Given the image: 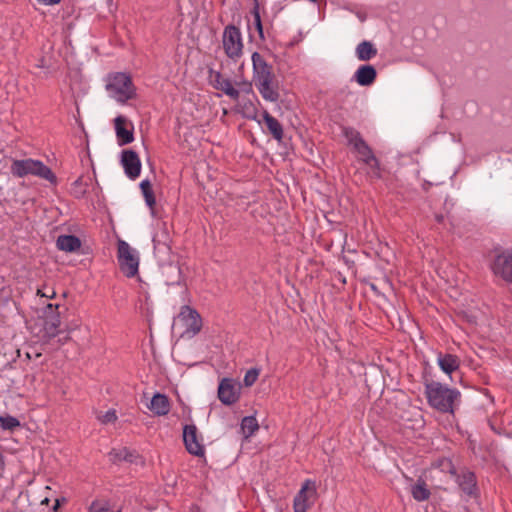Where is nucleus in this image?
Segmentation results:
<instances>
[{
    "label": "nucleus",
    "mask_w": 512,
    "mask_h": 512,
    "mask_svg": "<svg viewBox=\"0 0 512 512\" xmlns=\"http://www.w3.org/2000/svg\"><path fill=\"white\" fill-rule=\"evenodd\" d=\"M425 395L429 405L443 413H453L454 403L460 397L459 391L436 381L426 383Z\"/></svg>",
    "instance_id": "obj_1"
},
{
    "label": "nucleus",
    "mask_w": 512,
    "mask_h": 512,
    "mask_svg": "<svg viewBox=\"0 0 512 512\" xmlns=\"http://www.w3.org/2000/svg\"><path fill=\"white\" fill-rule=\"evenodd\" d=\"M10 172L13 176L23 178L28 175L37 176L41 179L47 180L52 184L57 181L56 175L52 170L40 160L31 158L23 160H13L10 166Z\"/></svg>",
    "instance_id": "obj_2"
},
{
    "label": "nucleus",
    "mask_w": 512,
    "mask_h": 512,
    "mask_svg": "<svg viewBox=\"0 0 512 512\" xmlns=\"http://www.w3.org/2000/svg\"><path fill=\"white\" fill-rule=\"evenodd\" d=\"M106 90L109 96L119 103H126L136 96V88L132 79L125 73L118 72L108 75Z\"/></svg>",
    "instance_id": "obj_3"
},
{
    "label": "nucleus",
    "mask_w": 512,
    "mask_h": 512,
    "mask_svg": "<svg viewBox=\"0 0 512 512\" xmlns=\"http://www.w3.org/2000/svg\"><path fill=\"white\" fill-rule=\"evenodd\" d=\"M117 259L121 272L129 278L138 273L139 258L131 246L124 240H118Z\"/></svg>",
    "instance_id": "obj_4"
},
{
    "label": "nucleus",
    "mask_w": 512,
    "mask_h": 512,
    "mask_svg": "<svg viewBox=\"0 0 512 512\" xmlns=\"http://www.w3.org/2000/svg\"><path fill=\"white\" fill-rule=\"evenodd\" d=\"M222 44L226 56L234 61L243 54V41L240 29L235 25H228L224 28Z\"/></svg>",
    "instance_id": "obj_5"
},
{
    "label": "nucleus",
    "mask_w": 512,
    "mask_h": 512,
    "mask_svg": "<svg viewBox=\"0 0 512 512\" xmlns=\"http://www.w3.org/2000/svg\"><path fill=\"white\" fill-rule=\"evenodd\" d=\"M490 268L496 277L512 284L511 251L497 252L490 263Z\"/></svg>",
    "instance_id": "obj_6"
},
{
    "label": "nucleus",
    "mask_w": 512,
    "mask_h": 512,
    "mask_svg": "<svg viewBox=\"0 0 512 512\" xmlns=\"http://www.w3.org/2000/svg\"><path fill=\"white\" fill-rule=\"evenodd\" d=\"M217 394L224 405H233L240 398L241 385L231 378H224L219 383Z\"/></svg>",
    "instance_id": "obj_7"
},
{
    "label": "nucleus",
    "mask_w": 512,
    "mask_h": 512,
    "mask_svg": "<svg viewBox=\"0 0 512 512\" xmlns=\"http://www.w3.org/2000/svg\"><path fill=\"white\" fill-rule=\"evenodd\" d=\"M316 485L312 480H306L300 491L294 498L293 509L294 512H306L313 502L310 500L316 497Z\"/></svg>",
    "instance_id": "obj_8"
},
{
    "label": "nucleus",
    "mask_w": 512,
    "mask_h": 512,
    "mask_svg": "<svg viewBox=\"0 0 512 512\" xmlns=\"http://www.w3.org/2000/svg\"><path fill=\"white\" fill-rule=\"evenodd\" d=\"M180 319L183 321L185 331L184 333L190 337L197 335L202 329V318L200 314L190 306H183L179 314Z\"/></svg>",
    "instance_id": "obj_9"
},
{
    "label": "nucleus",
    "mask_w": 512,
    "mask_h": 512,
    "mask_svg": "<svg viewBox=\"0 0 512 512\" xmlns=\"http://www.w3.org/2000/svg\"><path fill=\"white\" fill-rule=\"evenodd\" d=\"M253 83L271 79L276 76L273 66L258 52L252 54Z\"/></svg>",
    "instance_id": "obj_10"
},
{
    "label": "nucleus",
    "mask_w": 512,
    "mask_h": 512,
    "mask_svg": "<svg viewBox=\"0 0 512 512\" xmlns=\"http://www.w3.org/2000/svg\"><path fill=\"white\" fill-rule=\"evenodd\" d=\"M208 79L213 88L222 91L233 101H238V92L230 78L225 77L219 71L210 69Z\"/></svg>",
    "instance_id": "obj_11"
},
{
    "label": "nucleus",
    "mask_w": 512,
    "mask_h": 512,
    "mask_svg": "<svg viewBox=\"0 0 512 512\" xmlns=\"http://www.w3.org/2000/svg\"><path fill=\"white\" fill-rule=\"evenodd\" d=\"M58 305L48 304L44 309V334L48 338H54L59 333L61 325L60 314L58 312Z\"/></svg>",
    "instance_id": "obj_12"
},
{
    "label": "nucleus",
    "mask_w": 512,
    "mask_h": 512,
    "mask_svg": "<svg viewBox=\"0 0 512 512\" xmlns=\"http://www.w3.org/2000/svg\"><path fill=\"white\" fill-rule=\"evenodd\" d=\"M183 441L187 451L195 456H204V446L199 442L195 425H185L183 429Z\"/></svg>",
    "instance_id": "obj_13"
},
{
    "label": "nucleus",
    "mask_w": 512,
    "mask_h": 512,
    "mask_svg": "<svg viewBox=\"0 0 512 512\" xmlns=\"http://www.w3.org/2000/svg\"><path fill=\"white\" fill-rule=\"evenodd\" d=\"M121 163L125 170L126 175L135 179L140 175L141 172V162L138 154L133 150H123Z\"/></svg>",
    "instance_id": "obj_14"
},
{
    "label": "nucleus",
    "mask_w": 512,
    "mask_h": 512,
    "mask_svg": "<svg viewBox=\"0 0 512 512\" xmlns=\"http://www.w3.org/2000/svg\"><path fill=\"white\" fill-rule=\"evenodd\" d=\"M114 124L119 145H126L134 140L133 126L126 117L122 115L117 116Z\"/></svg>",
    "instance_id": "obj_15"
},
{
    "label": "nucleus",
    "mask_w": 512,
    "mask_h": 512,
    "mask_svg": "<svg viewBox=\"0 0 512 512\" xmlns=\"http://www.w3.org/2000/svg\"><path fill=\"white\" fill-rule=\"evenodd\" d=\"M260 95L269 102H277L280 98L279 81L277 76L254 84Z\"/></svg>",
    "instance_id": "obj_16"
},
{
    "label": "nucleus",
    "mask_w": 512,
    "mask_h": 512,
    "mask_svg": "<svg viewBox=\"0 0 512 512\" xmlns=\"http://www.w3.org/2000/svg\"><path fill=\"white\" fill-rule=\"evenodd\" d=\"M457 483L460 489L468 496L477 495V483L475 474L471 471L464 470L457 476Z\"/></svg>",
    "instance_id": "obj_17"
},
{
    "label": "nucleus",
    "mask_w": 512,
    "mask_h": 512,
    "mask_svg": "<svg viewBox=\"0 0 512 512\" xmlns=\"http://www.w3.org/2000/svg\"><path fill=\"white\" fill-rule=\"evenodd\" d=\"M355 151L359 154V159L363 161L366 165H368L377 177H380L379 160L373 154V151L370 148V146L365 142L364 144L359 146V148H357Z\"/></svg>",
    "instance_id": "obj_18"
},
{
    "label": "nucleus",
    "mask_w": 512,
    "mask_h": 512,
    "mask_svg": "<svg viewBox=\"0 0 512 512\" xmlns=\"http://www.w3.org/2000/svg\"><path fill=\"white\" fill-rule=\"evenodd\" d=\"M377 77V71L372 65H361L354 73V80L361 86L372 85Z\"/></svg>",
    "instance_id": "obj_19"
},
{
    "label": "nucleus",
    "mask_w": 512,
    "mask_h": 512,
    "mask_svg": "<svg viewBox=\"0 0 512 512\" xmlns=\"http://www.w3.org/2000/svg\"><path fill=\"white\" fill-rule=\"evenodd\" d=\"M148 407L154 414L164 416L170 411V401L166 395L157 393L152 397Z\"/></svg>",
    "instance_id": "obj_20"
},
{
    "label": "nucleus",
    "mask_w": 512,
    "mask_h": 512,
    "mask_svg": "<svg viewBox=\"0 0 512 512\" xmlns=\"http://www.w3.org/2000/svg\"><path fill=\"white\" fill-rule=\"evenodd\" d=\"M56 246L65 252H75L81 247V241L74 235H60L57 238Z\"/></svg>",
    "instance_id": "obj_21"
},
{
    "label": "nucleus",
    "mask_w": 512,
    "mask_h": 512,
    "mask_svg": "<svg viewBox=\"0 0 512 512\" xmlns=\"http://www.w3.org/2000/svg\"><path fill=\"white\" fill-rule=\"evenodd\" d=\"M438 365L441 370L446 374H451L456 371L460 366V360L456 355L452 354H439Z\"/></svg>",
    "instance_id": "obj_22"
},
{
    "label": "nucleus",
    "mask_w": 512,
    "mask_h": 512,
    "mask_svg": "<svg viewBox=\"0 0 512 512\" xmlns=\"http://www.w3.org/2000/svg\"><path fill=\"white\" fill-rule=\"evenodd\" d=\"M263 120L269 133H271L276 140L281 141L283 138V128L280 122L267 111L263 112Z\"/></svg>",
    "instance_id": "obj_23"
},
{
    "label": "nucleus",
    "mask_w": 512,
    "mask_h": 512,
    "mask_svg": "<svg viewBox=\"0 0 512 512\" xmlns=\"http://www.w3.org/2000/svg\"><path fill=\"white\" fill-rule=\"evenodd\" d=\"M360 61H369L377 55L376 47L370 41H362L355 50Z\"/></svg>",
    "instance_id": "obj_24"
},
{
    "label": "nucleus",
    "mask_w": 512,
    "mask_h": 512,
    "mask_svg": "<svg viewBox=\"0 0 512 512\" xmlns=\"http://www.w3.org/2000/svg\"><path fill=\"white\" fill-rule=\"evenodd\" d=\"M411 494L416 501H425L429 499L431 495L425 481L422 479L417 480V482L411 486Z\"/></svg>",
    "instance_id": "obj_25"
},
{
    "label": "nucleus",
    "mask_w": 512,
    "mask_h": 512,
    "mask_svg": "<svg viewBox=\"0 0 512 512\" xmlns=\"http://www.w3.org/2000/svg\"><path fill=\"white\" fill-rule=\"evenodd\" d=\"M344 135L349 144L353 145L355 150L365 143V140L362 138L360 133L353 128H345Z\"/></svg>",
    "instance_id": "obj_26"
},
{
    "label": "nucleus",
    "mask_w": 512,
    "mask_h": 512,
    "mask_svg": "<svg viewBox=\"0 0 512 512\" xmlns=\"http://www.w3.org/2000/svg\"><path fill=\"white\" fill-rule=\"evenodd\" d=\"M140 188L142 190V193H143V196L145 198V201H146L147 205L150 208H153V206L155 205L156 201H155V196H154V192H153L152 185H151L150 181L149 180H143L140 183Z\"/></svg>",
    "instance_id": "obj_27"
},
{
    "label": "nucleus",
    "mask_w": 512,
    "mask_h": 512,
    "mask_svg": "<svg viewBox=\"0 0 512 512\" xmlns=\"http://www.w3.org/2000/svg\"><path fill=\"white\" fill-rule=\"evenodd\" d=\"M258 428L257 420L254 417L248 416L242 419L241 429L246 437L251 436Z\"/></svg>",
    "instance_id": "obj_28"
},
{
    "label": "nucleus",
    "mask_w": 512,
    "mask_h": 512,
    "mask_svg": "<svg viewBox=\"0 0 512 512\" xmlns=\"http://www.w3.org/2000/svg\"><path fill=\"white\" fill-rule=\"evenodd\" d=\"M88 512H121V508L113 510L111 509L108 501L94 500L91 503Z\"/></svg>",
    "instance_id": "obj_29"
},
{
    "label": "nucleus",
    "mask_w": 512,
    "mask_h": 512,
    "mask_svg": "<svg viewBox=\"0 0 512 512\" xmlns=\"http://www.w3.org/2000/svg\"><path fill=\"white\" fill-rule=\"evenodd\" d=\"M0 425L4 430H14L20 426V421L10 415L0 416Z\"/></svg>",
    "instance_id": "obj_30"
},
{
    "label": "nucleus",
    "mask_w": 512,
    "mask_h": 512,
    "mask_svg": "<svg viewBox=\"0 0 512 512\" xmlns=\"http://www.w3.org/2000/svg\"><path fill=\"white\" fill-rule=\"evenodd\" d=\"M258 376H259L258 369H256V368L249 369L244 376V380H243L244 385L246 387H251L258 379Z\"/></svg>",
    "instance_id": "obj_31"
},
{
    "label": "nucleus",
    "mask_w": 512,
    "mask_h": 512,
    "mask_svg": "<svg viewBox=\"0 0 512 512\" xmlns=\"http://www.w3.org/2000/svg\"><path fill=\"white\" fill-rule=\"evenodd\" d=\"M235 88H236V91L238 92V98L240 97V94L241 93H244V94H250L253 92V88H252V82L250 81H241V82H236L234 84Z\"/></svg>",
    "instance_id": "obj_32"
},
{
    "label": "nucleus",
    "mask_w": 512,
    "mask_h": 512,
    "mask_svg": "<svg viewBox=\"0 0 512 512\" xmlns=\"http://www.w3.org/2000/svg\"><path fill=\"white\" fill-rule=\"evenodd\" d=\"M255 2H257V0H255ZM252 14H253V17H254L255 26H256V29H257V31L259 33V36H260V38L263 39L264 38V36H263V27H262V22H261V17H260L258 3L255 4L254 9L252 10Z\"/></svg>",
    "instance_id": "obj_33"
},
{
    "label": "nucleus",
    "mask_w": 512,
    "mask_h": 512,
    "mask_svg": "<svg viewBox=\"0 0 512 512\" xmlns=\"http://www.w3.org/2000/svg\"><path fill=\"white\" fill-rule=\"evenodd\" d=\"M97 418L102 424L113 423L117 419L116 411L113 409L108 410L103 415H99Z\"/></svg>",
    "instance_id": "obj_34"
},
{
    "label": "nucleus",
    "mask_w": 512,
    "mask_h": 512,
    "mask_svg": "<svg viewBox=\"0 0 512 512\" xmlns=\"http://www.w3.org/2000/svg\"><path fill=\"white\" fill-rule=\"evenodd\" d=\"M439 467H441L442 471L448 472L452 475L456 474L455 467L453 466L450 459L444 458L439 461Z\"/></svg>",
    "instance_id": "obj_35"
},
{
    "label": "nucleus",
    "mask_w": 512,
    "mask_h": 512,
    "mask_svg": "<svg viewBox=\"0 0 512 512\" xmlns=\"http://www.w3.org/2000/svg\"><path fill=\"white\" fill-rule=\"evenodd\" d=\"M37 295H40L41 297L52 298V297H54L55 292L51 291V294H49V292L43 293L40 289H38L37 290Z\"/></svg>",
    "instance_id": "obj_36"
},
{
    "label": "nucleus",
    "mask_w": 512,
    "mask_h": 512,
    "mask_svg": "<svg viewBox=\"0 0 512 512\" xmlns=\"http://www.w3.org/2000/svg\"><path fill=\"white\" fill-rule=\"evenodd\" d=\"M5 468V460L2 453H0V472H2Z\"/></svg>",
    "instance_id": "obj_37"
},
{
    "label": "nucleus",
    "mask_w": 512,
    "mask_h": 512,
    "mask_svg": "<svg viewBox=\"0 0 512 512\" xmlns=\"http://www.w3.org/2000/svg\"><path fill=\"white\" fill-rule=\"evenodd\" d=\"M82 182H83V177H79L75 182H74V185L77 187V186H80L82 185Z\"/></svg>",
    "instance_id": "obj_38"
},
{
    "label": "nucleus",
    "mask_w": 512,
    "mask_h": 512,
    "mask_svg": "<svg viewBox=\"0 0 512 512\" xmlns=\"http://www.w3.org/2000/svg\"><path fill=\"white\" fill-rule=\"evenodd\" d=\"M58 505H59V502L57 501L54 508L56 509L58 507Z\"/></svg>",
    "instance_id": "obj_39"
}]
</instances>
